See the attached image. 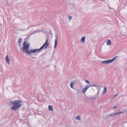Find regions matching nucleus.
Here are the masks:
<instances>
[{"instance_id":"nucleus-1","label":"nucleus","mask_w":127,"mask_h":127,"mask_svg":"<svg viewBox=\"0 0 127 127\" xmlns=\"http://www.w3.org/2000/svg\"><path fill=\"white\" fill-rule=\"evenodd\" d=\"M49 45L48 39H47L45 42L43 44V45L39 49H35L29 51V48L30 46V44L29 43H27L26 41H25L23 44V47H22L23 51L27 54L31 55V53H34L37 52L38 51L43 48L46 49Z\"/></svg>"},{"instance_id":"nucleus-2","label":"nucleus","mask_w":127,"mask_h":127,"mask_svg":"<svg viewBox=\"0 0 127 127\" xmlns=\"http://www.w3.org/2000/svg\"><path fill=\"white\" fill-rule=\"evenodd\" d=\"M21 101L19 100H15L12 103L13 105L11 108V110H16L18 109L21 106Z\"/></svg>"},{"instance_id":"nucleus-3","label":"nucleus","mask_w":127,"mask_h":127,"mask_svg":"<svg viewBox=\"0 0 127 127\" xmlns=\"http://www.w3.org/2000/svg\"><path fill=\"white\" fill-rule=\"evenodd\" d=\"M58 41V36L57 35H56V39L55 40V45L54 46V47L55 49L57 47V43Z\"/></svg>"},{"instance_id":"nucleus-4","label":"nucleus","mask_w":127,"mask_h":127,"mask_svg":"<svg viewBox=\"0 0 127 127\" xmlns=\"http://www.w3.org/2000/svg\"><path fill=\"white\" fill-rule=\"evenodd\" d=\"M102 63L103 64H108L110 63L111 62H110V60L109 59L107 60L103 61L102 62Z\"/></svg>"},{"instance_id":"nucleus-5","label":"nucleus","mask_w":127,"mask_h":127,"mask_svg":"<svg viewBox=\"0 0 127 127\" xmlns=\"http://www.w3.org/2000/svg\"><path fill=\"white\" fill-rule=\"evenodd\" d=\"M6 61L7 63L8 64H9L10 62V59L8 55H7L6 57Z\"/></svg>"},{"instance_id":"nucleus-6","label":"nucleus","mask_w":127,"mask_h":127,"mask_svg":"<svg viewBox=\"0 0 127 127\" xmlns=\"http://www.w3.org/2000/svg\"><path fill=\"white\" fill-rule=\"evenodd\" d=\"M90 86L89 87H88V86H86L85 88H83L82 91V93H85V91L87 90Z\"/></svg>"},{"instance_id":"nucleus-7","label":"nucleus","mask_w":127,"mask_h":127,"mask_svg":"<svg viewBox=\"0 0 127 127\" xmlns=\"http://www.w3.org/2000/svg\"><path fill=\"white\" fill-rule=\"evenodd\" d=\"M86 38L85 37L83 36L81 39V41L83 43H84Z\"/></svg>"},{"instance_id":"nucleus-8","label":"nucleus","mask_w":127,"mask_h":127,"mask_svg":"<svg viewBox=\"0 0 127 127\" xmlns=\"http://www.w3.org/2000/svg\"><path fill=\"white\" fill-rule=\"evenodd\" d=\"M48 108L49 109V110L50 111H53V109L52 106L49 105L48 106Z\"/></svg>"},{"instance_id":"nucleus-9","label":"nucleus","mask_w":127,"mask_h":127,"mask_svg":"<svg viewBox=\"0 0 127 127\" xmlns=\"http://www.w3.org/2000/svg\"><path fill=\"white\" fill-rule=\"evenodd\" d=\"M106 44L107 45H111V42L110 40H108L106 42Z\"/></svg>"},{"instance_id":"nucleus-10","label":"nucleus","mask_w":127,"mask_h":127,"mask_svg":"<svg viewBox=\"0 0 127 127\" xmlns=\"http://www.w3.org/2000/svg\"><path fill=\"white\" fill-rule=\"evenodd\" d=\"M123 111L120 112H118V113H115L114 114H113V115L114 116V115H119V114H120L121 113H123Z\"/></svg>"},{"instance_id":"nucleus-11","label":"nucleus","mask_w":127,"mask_h":127,"mask_svg":"<svg viewBox=\"0 0 127 127\" xmlns=\"http://www.w3.org/2000/svg\"><path fill=\"white\" fill-rule=\"evenodd\" d=\"M117 57H115L112 59H110L111 63L114 61L116 59Z\"/></svg>"},{"instance_id":"nucleus-12","label":"nucleus","mask_w":127,"mask_h":127,"mask_svg":"<svg viewBox=\"0 0 127 127\" xmlns=\"http://www.w3.org/2000/svg\"><path fill=\"white\" fill-rule=\"evenodd\" d=\"M107 91L106 88L105 87L103 91V93L104 94Z\"/></svg>"},{"instance_id":"nucleus-13","label":"nucleus","mask_w":127,"mask_h":127,"mask_svg":"<svg viewBox=\"0 0 127 127\" xmlns=\"http://www.w3.org/2000/svg\"><path fill=\"white\" fill-rule=\"evenodd\" d=\"M73 83L72 82H71V83L70 84V86L71 88H73Z\"/></svg>"},{"instance_id":"nucleus-14","label":"nucleus","mask_w":127,"mask_h":127,"mask_svg":"<svg viewBox=\"0 0 127 127\" xmlns=\"http://www.w3.org/2000/svg\"><path fill=\"white\" fill-rule=\"evenodd\" d=\"M21 38H19V42H18L19 44V45H20V44L21 43Z\"/></svg>"},{"instance_id":"nucleus-15","label":"nucleus","mask_w":127,"mask_h":127,"mask_svg":"<svg viewBox=\"0 0 127 127\" xmlns=\"http://www.w3.org/2000/svg\"><path fill=\"white\" fill-rule=\"evenodd\" d=\"M76 118L77 120H80V117L79 116H77Z\"/></svg>"},{"instance_id":"nucleus-16","label":"nucleus","mask_w":127,"mask_h":127,"mask_svg":"<svg viewBox=\"0 0 127 127\" xmlns=\"http://www.w3.org/2000/svg\"><path fill=\"white\" fill-rule=\"evenodd\" d=\"M69 20H71L72 19V17H71V16H69Z\"/></svg>"},{"instance_id":"nucleus-17","label":"nucleus","mask_w":127,"mask_h":127,"mask_svg":"<svg viewBox=\"0 0 127 127\" xmlns=\"http://www.w3.org/2000/svg\"><path fill=\"white\" fill-rule=\"evenodd\" d=\"M86 82L87 83H89V82L88 80H86Z\"/></svg>"},{"instance_id":"nucleus-18","label":"nucleus","mask_w":127,"mask_h":127,"mask_svg":"<svg viewBox=\"0 0 127 127\" xmlns=\"http://www.w3.org/2000/svg\"><path fill=\"white\" fill-rule=\"evenodd\" d=\"M118 95V94H117L116 95H114V97H116V96H117V95Z\"/></svg>"},{"instance_id":"nucleus-19","label":"nucleus","mask_w":127,"mask_h":127,"mask_svg":"<svg viewBox=\"0 0 127 127\" xmlns=\"http://www.w3.org/2000/svg\"><path fill=\"white\" fill-rule=\"evenodd\" d=\"M116 108V106H114L113 107V108L114 109V108Z\"/></svg>"}]
</instances>
